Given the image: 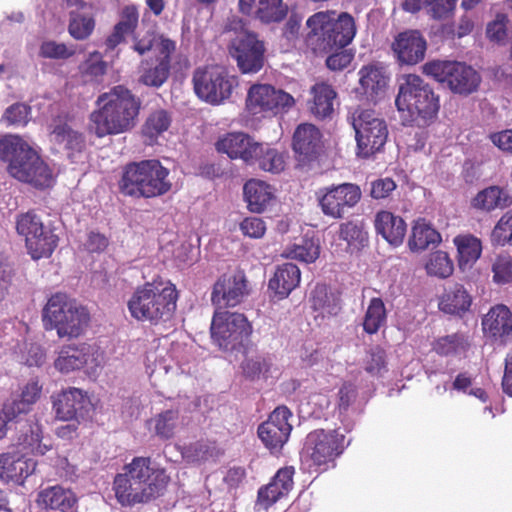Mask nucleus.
Returning <instances> with one entry per match:
<instances>
[{"label": "nucleus", "instance_id": "f257e3e1", "mask_svg": "<svg viewBox=\"0 0 512 512\" xmlns=\"http://www.w3.org/2000/svg\"><path fill=\"white\" fill-rule=\"evenodd\" d=\"M170 481L163 468L153 465L150 457H134L114 477L116 500L123 507L146 504L160 497Z\"/></svg>", "mask_w": 512, "mask_h": 512}, {"label": "nucleus", "instance_id": "f03ea898", "mask_svg": "<svg viewBox=\"0 0 512 512\" xmlns=\"http://www.w3.org/2000/svg\"><path fill=\"white\" fill-rule=\"evenodd\" d=\"M97 109L89 115L88 129L98 138L126 133L136 125L141 100L124 85H116L101 93Z\"/></svg>", "mask_w": 512, "mask_h": 512}, {"label": "nucleus", "instance_id": "7ed1b4c3", "mask_svg": "<svg viewBox=\"0 0 512 512\" xmlns=\"http://www.w3.org/2000/svg\"><path fill=\"white\" fill-rule=\"evenodd\" d=\"M306 26L305 45L315 55H326L344 49L354 39L357 28L354 17L334 10L316 12L311 15Z\"/></svg>", "mask_w": 512, "mask_h": 512}, {"label": "nucleus", "instance_id": "20e7f679", "mask_svg": "<svg viewBox=\"0 0 512 512\" xmlns=\"http://www.w3.org/2000/svg\"><path fill=\"white\" fill-rule=\"evenodd\" d=\"M179 292L171 281L145 282L138 286L127 302L133 319L148 322L152 326L163 325L172 320Z\"/></svg>", "mask_w": 512, "mask_h": 512}, {"label": "nucleus", "instance_id": "39448f33", "mask_svg": "<svg viewBox=\"0 0 512 512\" xmlns=\"http://www.w3.org/2000/svg\"><path fill=\"white\" fill-rule=\"evenodd\" d=\"M0 159L8 162L9 174L36 189L53 184V172L41 156L21 137L6 135L0 139Z\"/></svg>", "mask_w": 512, "mask_h": 512}, {"label": "nucleus", "instance_id": "423d86ee", "mask_svg": "<svg viewBox=\"0 0 512 512\" xmlns=\"http://www.w3.org/2000/svg\"><path fill=\"white\" fill-rule=\"evenodd\" d=\"M395 105L405 125L422 126L436 118L440 97L422 77L406 74L399 84Z\"/></svg>", "mask_w": 512, "mask_h": 512}, {"label": "nucleus", "instance_id": "0eeeda50", "mask_svg": "<svg viewBox=\"0 0 512 512\" xmlns=\"http://www.w3.org/2000/svg\"><path fill=\"white\" fill-rule=\"evenodd\" d=\"M169 174V169L156 159L130 162L122 168L118 190L135 199L161 197L172 189Z\"/></svg>", "mask_w": 512, "mask_h": 512}, {"label": "nucleus", "instance_id": "6e6552de", "mask_svg": "<svg viewBox=\"0 0 512 512\" xmlns=\"http://www.w3.org/2000/svg\"><path fill=\"white\" fill-rule=\"evenodd\" d=\"M46 330H55L59 338L75 339L84 334L90 323L89 310L63 292L52 294L42 310Z\"/></svg>", "mask_w": 512, "mask_h": 512}, {"label": "nucleus", "instance_id": "1a4fd4ad", "mask_svg": "<svg viewBox=\"0 0 512 512\" xmlns=\"http://www.w3.org/2000/svg\"><path fill=\"white\" fill-rule=\"evenodd\" d=\"M347 446L345 435L338 429H315L305 437L301 461L310 471L321 474L336 467Z\"/></svg>", "mask_w": 512, "mask_h": 512}, {"label": "nucleus", "instance_id": "9d476101", "mask_svg": "<svg viewBox=\"0 0 512 512\" xmlns=\"http://www.w3.org/2000/svg\"><path fill=\"white\" fill-rule=\"evenodd\" d=\"M225 31L235 33V37L229 44V53L236 61L241 73L259 72L265 62L264 42L258 39L257 34L248 31L244 21L236 16L229 18Z\"/></svg>", "mask_w": 512, "mask_h": 512}, {"label": "nucleus", "instance_id": "9b49d317", "mask_svg": "<svg viewBox=\"0 0 512 512\" xmlns=\"http://www.w3.org/2000/svg\"><path fill=\"white\" fill-rule=\"evenodd\" d=\"M348 120L355 131L358 156L369 158L383 149L388 127L375 110L357 106L350 111Z\"/></svg>", "mask_w": 512, "mask_h": 512}, {"label": "nucleus", "instance_id": "f8f14e48", "mask_svg": "<svg viewBox=\"0 0 512 512\" xmlns=\"http://www.w3.org/2000/svg\"><path fill=\"white\" fill-rule=\"evenodd\" d=\"M422 72L462 96L477 91L481 83V76L474 68L458 61L431 60L422 66Z\"/></svg>", "mask_w": 512, "mask_h": 512}, {"label": "nucleus", "instance_id": "ddd939ff", "mask_svg": "<svg viewBox=\"0 0 512 512\" xmlns=\"http://www.w3.org/2000/svg\"><path fill=\"white\" fill-rule=\"evenodd\" d=\"M192 83L198 98L211 105H219L231 97L238 79L223 66L206 65L194 70Z\"/></svg>", "mask_w": 512, "mask_h": 512}, {"label": "nucleus", "instance_id": "4468645a", "mask_svg": "<svg viewBox=\"0 0 512 512\" xmlns=\"http://www.w3.org/2000/svg\"><path fill=\"white\" fill-rule=\"evenodd\" d=\"M252 326L240 313L215 310L211 323V336L224 350H235L249 339Z\"/></svg>", "mask_w": 512, "mask_h": 512}, {"label": "nucleus", "instance_id": "2eb2a0df", "mask_svg": "<svg viewBox=\"0 0 512 512\" xmlns=\"http://www.w3.org/2000/svg\"><path fill=\"white\" fill-rule=\"evenodd\" d=\"M295 104L293 96L270 84L256 83L247 91L245 106L253 116L277 115Z\"/></svg>", "mask_w": 512, "mask_h": 512}, {"label": "nucleus", "instance_id": "dca6fc26", "mask_svg": "<svg viewBox=\"0 0 512 512\" xmlns=\"http://www.w3.org/2000/svg\"><path fill=\"white\" fill-rule=\"evenodd\" d=\"M318 205L325 216L343 219L360 202L362 191L355 183L332 184L316 192Z\"/></svg>", "mask_w": 512, "mask_h": 512}, {"label": "nucleus", "instance_id": "f3484780", "mask_svg": "<svg viewBox=\"0 0 512 512\" xmlns=\"http://www.w3.org/2000/svg\"><path fill=\"white\" fill-rule=\"evenodd\" d=\"M249 294L248 280L242 270L223 274L213 285L211 302L216 310L239 305Z\"/></svg>", "mask_w": 512, "mask_h": 512}, {"label": "nucleus", "instance_id": "a211bd4d", "mask_svg": "<svg viewBox=\"0 0 512 512\" xmlns=\"http://www.w3.org/2000/svg\"><path fill=\"white\" fill-rule=\"evenodd\" d=\"M291 416L292 413L286 406H279L259 425L258 436L272 454L279 453L288 441L292 431L289 423Z\"/></svg>", "mask_w": 512, "mask_h": 512}, {"label": "nucleus", "instance_id": "6ab92c4d", "mask_svg": "<svg viewBox=\"0 0 512 512\" xmlns=\"http://www.w3.org/2000/svg\"><path fill=\"white\" fill-rule=\"evenodd\" d=\"M53 410L58 419L75 420L79 423L87 414L90 400L86 393L76 387H69L52 396Z\"/></svg>", "mask_w": 512, "mask_h": 512}, {"label": "nucleus", "instance_id": "aec40b11", "mask_svg": "<svg viewBox=\"0 0 512 512\" xmlns=\"http://www.w3.org/2000/svg\"><path fill=\"white\" fill-rule=\"evenodd\" d=\"M391 49L400 64L415 65L424 59L427 43L419 31L409 30L394 38Z\"/></svg>", "mask_w": 512, "mask_h": 512}, {"label": "nucleus", "instance_id": "412c9836", "mask_svg": "<svg viewBox=\"0 0 512 512\" xmlns=\"http://www.w3.org/2000/svg\"><path fill=\"white\" fill-rule=\"evenodd\" d=\"M258 142L244 132H228L215 143L218 153L226 154L231 160H241L246 166L253 159Z\"/></svg>", "mask_w": 512, "mask_h": 512}, {"label": "nucleus", "instance_id": "4be33fe9", "mask_svg": "<svg viewBox=\"0 0 512 512\" xmlns=\"http://www.w3.org/2000/svg\"><path fill=\"white\" fill-rule=\"evenodd\" d=\"M50 136L51 141L61 146L72 162H75L86 148L84 134L73 129L60 117L53 119L50 125Z\"/></svg>", "mask_w": 512, "mask_h": 512}, {"label": "nucleus", "instance_id": "5701e85b", "mask_svg": "<svg viewBox=\"0 0 512 512\" xmlns=\"http://www.w3.org/2000/svg\"><path fill=\"white\" fill-rule=\"evenodd\" d=\"M292 147L300 161L310 162L316 159L323 148L321 131L310 123L298 125L293 134Z\"/></svg>", "mask_w": 512, "mask_h": 512}, {"label": "nucleus", "instance_id": "b1692460", "mask_svg": "<svg viewBox=\"0 0 512 512\" xmlns=\"http://www.w3.org/2000/svg\"><path fill=\"white\" fill-rule=\"evenodd\" d=\"M486 336L500 344H506L512 337V313L505 305L492 307L482 320Z\"/></svg>", "mask_w": 512, "mask_h": 512}, {"label": "nucleus", "instance_id": "393cba45", "mask_svg": "<svg viewBox=\"0 0 512 512\" xmlns=\"http://www.w3.org/2000/svg\"><path fill=\"white\" fill-rule=\"evenodd\" d=\"M94 355V348L88 343L63 345L54 360V367L62 374H68L85 367Z\"/></svg>", "mask_w": 512, "mask_h": 512}, {"label": "nucleus", "instance_id": "a878e982", "mask_svg": "<svg viewBox=\"0 0 512 512\" xmlns=\"http://www.w3.org/2000/svg\"><path fill=\"white\" fill-rule=\"evenodd\" d=\"M294 473L295 469L292 466L279 469L271 481L259 489L258 502L265 508H268L282 497L288 495L294 485Z\"/></svg>", "mask_w": 512, "mask_h": 512}, {"label": "nucleus", "instance_id": "bb28decb", "mask_svg": "<svg viewBox=\"0 0 512 512\" xmlns=\"http://www.w3.org/2000/svg\"><path fill=\"white\" fill-rule=\"evenodd\" d=\"M359 87L356 93L365 97L368 101H376L388 84V76L383 67L377 64H368L360 68Z\"/></svg>", "mask_w": 512, "mask_h": 512}, {"label": "nucleus", "instance_id": "cd10ccee", "mask_svg": "<svg viewBox=\"0 0 512 512\" xmlns=\"http://www.w3.org/2000/svg\"><path fill=\"white\" fill-rule=\"evenodd\" d=\"M239 8L243 14L254 15L266 24L282 21L288 12L283 0H239Z\"/></svg>", "mask_w": 512, "mask_h": 512}, {"label": "nucleus", "instance_id": "c85d7f7f", "mask_svg": "<svg viewBox=\"0 0 512 512\" xmlns=\"http://www.w3.org/2000/svg\"><path fill=\"white\" fill-rule=\"evenodd\" d=\"M78 498L70 489L61 485H54L40 490L36 503L44 509L59 510L61 512H74Z\"/></svg>", "mask_w": 512, "mask_h": 512}, {"label": "nucleus", "instance_id": "c756f323", "mask_svg": "<svg viewBox=\"0 0 512 512\" xmlns=\"http://www.w3.org/2000/svg\"><path fill=\"white\" fill-rule=\"evenodd\" d=\"M36 462L11 453L0 454V478L15 484H23L25 479L33 474Z\"/></svg>", "mask_w": 512, "mask_h": 512}, {"label": "nucleus", "instance_id": "7c9ffc66", "mask_svg": "<svg viewBox=\"0 0 512 512\" xmlns=\"http://www.w3.org/2000/svg\"><path fill=\"white\" fill-rule=\"evenodd\" d=\"M374 226L377 234L381 235L390 245L398 247L403 243L407 225L402 217L381 210L375 215Z\"/></svg>", "mask_w": 512, "mask_h": 512}, {"label": "nucleus", "instance_id": "2f4dec72", "mask_svg": "<svg viewBox=\"0 0 512 512\" xmlns=\"http://www.w3.org/2000/svg\"><path fill=\"white\" fill-rule=\"evenodd\" d=\"M301 280V272L296 264L287 262L278 265L274 275L270 278L268 287L279 299H284L298 287Z\"/></svg>", "mask_w": 512, "mask_h": 512}, {"label": "nucleus", "instance_id": "473e14b6", "mask_svg": "<svg viewBox=\"0 0 512 512\" xmlns=\"http://www.w3.org/2000/svg\"><path fill=\"white\" fill-rule=\"evenodd\" d=\"M472 297L463 285L455 283L445 289L439 299V310L450 315L462 317L469 311Z\"/></svg>", "mask_w": 512, "mask_h": 512}, {"label": "nucleus", "instance_id": "72a5a7b5", "mask_svg": "<svg viewBox=\"0 0 512 512\" xmlns=\"http://www.w3.org/2000/svg\"><path fill=\"white\" fill-rule=\"evenodd\" d=\"M59 237L54 231L43 225L36 234L26 239L25 247L34 260L50 257L58 246Z\"/></svg>", "mask_w": 512, "mask_h": 512}, {"label": "nucleus", "instance_id": "f704fd0d", "mask_svg": "<svg viewBox=\"0 0 512 512\" xmlns=\"http://www.w3.org/2000/svg\"><path fill=\"white\" fill-rule=\"evenodd\" d=\"M285 165V156L282 152L267 143L258 142L256 152L248 166L278 174L285 169Z\"/></svg>", "mask_w": 512, "mask_h": 512}, {"label": "nucleus", "instance_id": "c9c22d12", "mask_svg": "<svg viewBox=\"0 0 512 512\" xmlns=\"http://www.w3.org/2000/svg\"><path fill=\"white\" fill-rule=\"evenodd\" d=\"M312 100L309 102V110L317 119L330 118L334 112V101L337 97L333 87L326 83H317L312 89Z\"/></svg>", "mask_w": 512, "mask_h": 512}, {"label": "nucleus", "instance_id": "e433bc0d", "mask_svg": "<svg viewBox=\"0 0 512 512\" xmlns=\"http://www.w3.org/2000/svg\"><path fill=\"white\" fill-rule=\"evenodd\" d=\"M243 192L248 209L255 213L263 212L274 197L271 186L258 179L248 180Z\"/></svg>", "mask_w": 512, "mask_h": 512}, {"label": "nucleus", "instance_id": "4c0bfd02", "mask_svg": "<svg viewBox=\"0 0 512 512\" xmlns=\"http://www.w3.org/2000/svg\"><path fill=\"white\" fill-rule=\"evenodd\" d=\"M172 123L171 114L164 109H157L149 113L141 128L144 143L154 145L158 138L166 132Z\"/></svg>", "mask_w": 512, "mask_h": 512}, {"label": "nucleus", "instance_id": "58836bf2", "mask_svg": "<svg viewBox=\"0 0 512 512\" xmlns=\"http://www.w3.org/2000/svg\"><path fill=\"white\" fill-rule=\"evenodd\" d=\"M171 65L157 58L142 61L139 83L153 88L161 87L169 78Z\"/></svg>", "mask_w": 512, "mask_h": 512}, {"label": "nucleus", "instance_id": "ea45409f", "mask_svg": "<svg viewBox=\"0 0 512 512\" xmlns=\"http://www.w3.org/2000/svg\"><path fill=\"white\" fill-rule=\"evenodd\" d=\"M138 10L135 6H125L120 15V21L114 26L113 32L106 39L108 49H114L124 41L125 36L134 33L138 26Z\"/></svg>", "mask_w": 512, "mask_h": 512}, {"label": "nucleus", "instance_id": "a19ab883", "mask_svg": "<svg viewBox=\"0 0 512 512\" xmlns=\"http://www.w3.org/2000/svg\"><path fill=\"white\" fill-rule=\"evenodd\" d=\"M472 205L474 208L489 212L497 208L509 207L512 205V197L503 188L490 186L477 193Z\"/></svg>", "mask_w": 512, "mask_h": 512}, {"label": "nucleus", "instance_id": "79ce46f5", "mask_svg": "<svg viewBox=\"0 0 512 512\" xmlns=\"http://www.w3.org/2000/svg\"><path fill=\"white\" fill-rule=\"evenodd\" d=\"M442 241L441 234L434 229L425 219L415 221L408 246L411 251H421L430 245L436 246Z\"/></svg>", "mask_w": 512, "mask_h": 512}, {"label": "nucleus", "instance_id": "37998d69", "mask_svg": "<svg viewBox=\"0 0 512 512\" xmlns=\"http://www.w3.org/2000/svg\"><path fill=\"white\" fill-rule=\"evenodd\" d=\"M453 242L457 247L458 262L461 268L474 264L481 256L482 244L477 237L470 234L458 235Z\"/></svg>", "mask_w": 512, "mask_h": 512}, {"label": "nucleus", "instance_id": "c03bdc74", "mask_svg": "<svg viewBox=\"0 0 512 512\" xmlns=\"http://www.w3.org/2000/svg\"><path fill=\"white\" fill-rule=\"evenodd\" d=\"M387 312L383 300L374 297L370 300L363 318V330L369 334H376L386 323Z\"/></svg>", "mask_w": 512, "mask_h": 512}, {"label": "nucleus", "instance_id": "a18cd8bd", "mask_svg": "<svg viewBox=\"0 0 512 512\" xmlns=\"http://www.w3.org/2000/svg\"><path fill=\"white\" fill-rule=\"evenodd\" d=\"M468 347V341L462 333L439 337L432 344V350L442 357L455 356L465 352Z\"/></svg>", "mask_w": 512, "mask_h": 512}, {"label": "nucleus", "instance_id": "49530a36", "mask_svg": "<svg viewBox=\"0 0 512 512\" xmlns=\"http://www.w3.org/2000/svg\"><path fill=\"white\" fill-rule=\"evenodd\" d=\"M271 367V358L261 354L246 355L241 363L243 375L252 381L260 379L261 376L267 378Z\"/></svg>", "mask_w": 512, "mask_h": 512}, {"label": "nucleus", "instance_id": "de8ad7c7", "mask_svg": "<svg viewBox=\"0 0 512 512\" xmlns=\"http://www.w3.org/2000/svg\"><path fill=\"white\" fill-rule=\"evenodd\" d=\"M107 71V63L99 52L90 53L80 66V73L85 83L100 84Z\"/></svg>", "mask_w": 512, "mask_h": 512}, {"label": "nucleus", "instance_id": "09e8293b", "mask_svg": "<svg viewBox=\"0 0 512 512\" xmlns=\"http://www.w3.org/2000/svg\"><path fill=\"white\" fill-rule=\"evenodd\" d=\"M179 422V411L174 409L165 410L150 420L154 433L162 440L171 439Z\"/></svg>", "mask_w": 512, "mask_h": 512}, {"label": "nucleus", "instance_id": "8fccbe9b", "mask_svg": "<svg viewBox=\"0 0 512 512\" xmlns=\"http://www.w3.org/2000/svg\"><path fill=\"white\" fill-rule=\"evenodd\" d=\"M425 269L429 276L446 279L453 274L454 264L448 253L438 250L430 253Z\"/></svg>", "mask_w": 512, "mask_h": 512}, {"label": "nucleus", "instance_id": "3c124183", "mask_svg": "<svg viewBox=\"0 0 512 512\" xmlns=\"http://www.w3.org/2000/svg\"><path fill=\"white\" fill-rule=\"evenodd\" d=\"M68 25L69 34L76 40L87 39L95 28V20L91 14L70 11Z\"/></svg>", "mask_w": 512, "mask_h": 512}, {"label": "nucleus", "instance_id": "603ef678", "mask_svg": "<svg viewBox=\"0 0 512 512\" xmlns=\"http://www.w3.org/2000/svg\"><path fill=\"white\" fill-rule=\"evenodd\" d=\"M320 247L313 239H302L300 244L289 247L285 256L304 263H313L319 257Z\"/></svg>", "mask_w": 512, "mask_h": 512}, {"label": "nucleus", "instance_id": "864d4df0", "mask_svg": "<svg viewBox=\"0 0 512 512\" xmlns=\"http://www.w3.org/2000/svg\"><path fill=\"white\" fill-rule=\"evenodd\" d=\"M339 238L350 246H364L368 241L367 232L362 223L347 221L340 224Z\"/></svg>", "mask_w": 512, "mask_h": 512}, {"label": "nucleus", "instance_id": "5fc2aeb1", "mask_svg": "<svg viewBox=\"0 0 512 512\" xmlns=\"http://www.w3.org/2000/svg\"><path fill=\"white\" fill-rule=\"evenodd\" d=\"M310 303L314 311H320L323 315L336 313L331 295L328 292L327 286L324 284H317L311 291Z\"/></svg>", "mask_w": 512, "mask_h": 512}, {"label": "nucleus", "instance_id": "6e6d98bb", "mask_svg": "<svg viewBox=\"0 0 512 512\" xmlns=\"http://www.w3.org/2000/svg\"><path fill=\"white\" fill-rule=\"evenodd\" d=\"M44 225L40 216L34 210L21 213L16 218V231L24 239H29Z\"/></svg>", "mask_w": 512, "mask_h": 512}, {"label": "nucleus", "instance_id": "4d7b16f0", "mask_svg": "<svg viewBox=\"0 0 512 512\" xmlns=\"http://www.w3.org/2000/svg\"><path fill=\"white\" fill-rule=\"evenodd\" d=\"M493 281L506 284L512 281V256L502 253L496 256L492 264Z\"/></svg>", "mask_w": 512, "mask_h": 512}, {"label": "nucleus", "instance_id": "13d9d810", "mask_svg": "<svg viewBox=\"0 0 512 512\" xmlns=\"http://www.w3.org/2000/svg\"><path fill=\"white\" fill-rule=\"evenodd\" d=\"M491 242L494 245L512 246V214L503 215L491 232Z\"/></svg>", "mask_w": 512, "mask_h": 512}, {"label": "nucleus", "instance_id": "bf43d9fd", "mask_svg": "<svg viewBox=\"0 0 512 512\" xmlns=\"http://www.w3.org/2000/svg\"><path fill=\"white\" fill-rule=\"evenodd\" d=\"M364 369L372 376L380 375L381 371L386 369L385 350L380 346L371 348L367 353Z\"/></svg>", "mask_w": 512, "mask_h": 512}, {"label": "nucleus", "instance_id": "052dcab7", "mask_svg": "<svg viewBox=\"0 0 512 512\" xmlns=\"http://www.w3.org/2000/svg\"><path fill=\"white\" fill-rule=\"evenodd\" d=\"M358 396L357 386L349 381H345L339 388L337 393V406L339 414L346 413L351 405L356 401Z\"/></svg>", "mask_w": 512, "mask_h": 512}, {"label": "nucleus", "instance_id": "680f3d73", "mask_svg": "<svg viewBox=\"0 0 512 512\" xmlns=\"http://www.w3.org/2000/svg\"><path fill=\"white\" fill-rule=\"evenodd\" d=\"M75 54L74 49L68 48L64 43L45 41L40 46V56L49 59H68Z\"/></svg>", "mask_w": 512, "mask_h": 512}, {"label": "nucleus", "instance_id": "e2e57ef3", "mask_svg": "<svg viewBox=\"0 0 512 512\" xmlns=\"http://www.w3.org/2000/svg\"><path fill=\"white\" fill-rule=\"evenodd\" d=\"M31 411L27 405L18 395L6 400L0 411V415L4 417L7 422L16 419L21 414H27Z\"/></svg>", "mask_w": 512, "mask_h": 512}, {"label": "nucleus", "instance_id": "0e129e2a", "mask_svg": "<svg viewBox=\"0 0 512 512\" xmlns=\"http://www.w3.org/2000/svg\"><path fill=\"white\" fill-rule=\"evenodd\" d=\"M240 231L246 237L253 239H260L266 233V224L265 222L255 216L246 217L239 225Z\"/></svg>", "mask_w": 512, "mask_h": 512}, {"label": "nucleus", "instance_id": "69168bd1", "mask_svg": "<svg viewBox=\"0 0 512 512\" xmlns=\"http://www.w3.org/2000/svg\"><path fill=\"white\" fill-rule=\"evenodd\" d=\"M29 107L16 103L8 107L2 117V121L7 125H25L28 121Z\"/></svg>", "mask_w": 512, "mask_h": 512}, {"label": "nucleus", "instance_id": "338daca9", "mask_svg": "<svg viewBox=\"0 0 512 512\" xmlns=\"http://www.w3.org/2000/svg\"><path fill=\"white\" fill-rule=\"evenodd\" d=\"M14 276V269L7 258L0 253V302L8 295Z\"/></svg>", "mask_w": 512, "mask_h": 512}, {"label": "nucleus", "instance_id": "774afa93", "mask_svg": "<svg viewBox=\"0 0 512 512\" xmlns=\"http://www.w3.org/2000/svg\"><path fill=\"white\" fill-rule=\"evenodd\" d=\"M456 2L457 0H426V8L434 19H444L454 10Z\"/></svg>", "mask_w": 512, "mask_h": 512}]
</instances>
